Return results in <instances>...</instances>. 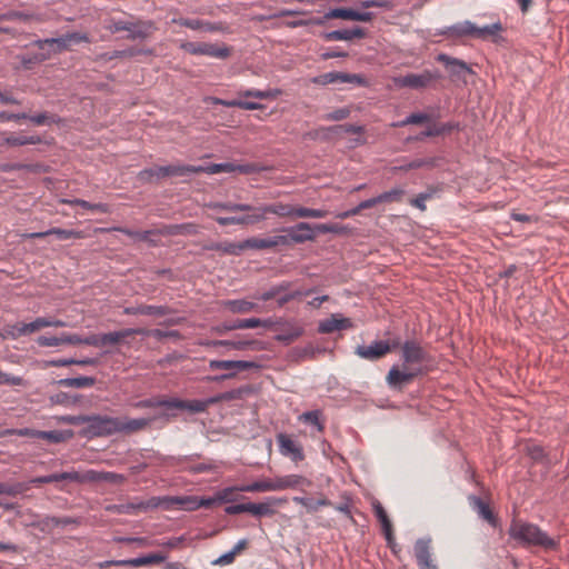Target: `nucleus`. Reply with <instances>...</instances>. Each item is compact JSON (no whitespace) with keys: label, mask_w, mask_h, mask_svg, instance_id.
Instances as JSON below:
<instances>
[{"label":"nucleus","mask_w":569,"mask_h":569,"mask_svg":"<svg viewBox=\"0 0 569 569\" xmlns=\"http://www.w3.org/2000/svg\"><path fill=\"white\" fill-rule=\"evenodd\" d=\"M3 143L10 147H21L26 144L42 143V138L38 134L33 136H9L3 139Z\"/></svg>","instance_id":"603ef678"},{"label":"nucleus","mask_w":569,"mask_h":569,"mask_svg":"<svg viewBox=\"0 0 569 569\" xmlns=\"http://www.w3.org/2000/svg\"><path fill=\"white\" fill-rule=\"evenodd\" d=\"M286 325L288 326V330L276 335L274 340L288 346L303 335V328L290 322H286Z\"/></svg>","instance_id":"49530a36"},{"label":"nucleus","mask_w":569,"mask_h":569,"mask_svg":"<svg viewBox=\"0 0 569 569\" xmlns=\"http://www.w3.org/2000/svg\"><path fill=\"white\" fill-rule=\"evenodd\" d=\"M48 236H56L58 240L64 241L70 239H80L82 237V232L73 229L50 228L46 231L31 232L28 234V237L32 239H40Z\"/></svg>","instance_id":"a878e982"},{"label":"nucleus","mask_w":569,"mask_h":569,"mask_svg":"<svg viewBox=\"0 0 569 569\" xmlns=\"http://www.w3.org/2000/svg\"><path fill=\"white\" fill-rule=\"evenodd\" d=\"M259 218L257 214H244V216H232V217H218L216 221L218 224L224 227L230 224H246L251 226L259 223Z\"/></svg>","instance_id":"a19ab883"},{"label":"nucleus","mask_w":569,"mask_h":569,"mask_svg":"<svg viewBox=\"0 0 569 569\" xmlns=\"http://www.w3.org/2000/svg\"><path fill=\"white\" fill-rule=\"evenodd\" d=\"M123 315L127 316H149V317H164L176 313V310L169 306H154V305H138L128 306L122 310Z\"/></svg>","instance_id":"dca6fc26"},{"label":"nucleus","mask_w":569,"mask_h":569,"mask_svg":"<svg viewBox=\"0 0 569 569\" xmlns=\"http://www.w3.org/2000/svg\"><path fill=\"white\" fill-rule=\"evenodd\" d=\"M398 345V341H395L392 345H390L387 340H375L369 346H358L355 350V353L362 359L376 361L390 352L391 349L397 348Z\"/></svg>","instance_id":"f8f14e48"},{"label":"nucleus","mask_w":569,"mask_h":569,"mask_svg":"<svg viewBox=\"0 0 569 569\" xmlns=\"http://www.w3.org/2000/svg\"><path fill=\"white\" fill-rule=\"evenodd\" d=\"M328 211L325 209H312L307 207H296L295 217L297 218H325Z\"/></svg>","instance_id":"69168bd1"},{"label":"nucleus","mask_w":569,"mask_h":569,"mask_svg":"<svg viewBox=\"0 0 569 569\" xmlns=\"http://www.w3.org/2000/svg\"><path fill=\"white\" fill-rule=\"evenodd\" d=\"M372 508H373L377 519L381 523L386 541L389 545H391V542H393L392 525H391V521H390L385 508L378 500L372 501Z\"/></svg>","instance_id":"473e14b6"},{"label":"nucleus","mask_w":569,"mask_h":569,"mask_svg":"<svg viewBox=\"0 0 569 569\" xmlns=\"http://www.w3.org/2000/svg\"><path fill=\"white\" fill-rule=\"evenodd\" d=\"M272 485L273 491H279L284 489H296L309 485V481L300 475H286L272 479Z\"/></svg>","instance_id":"c85d7f7f"},{"label":"nucleus","mask_w":569,"mask_h":569,"mask_svg":"<svg viewBox=\"0 0 569 569\" xmlns=\"http://www.w3.org/2000/svg\"><path fill=\"white\" fill-rule=\"evenodd\" d=\"M107 510L118 515H137L138 512H148L147 500H139L136 498L129 502L108 506Z\"/></svg>","instance_id":"bb28decb"},{"label":"nucleus","mask_w":569,"mask_h":569,"mask_svg":"<svg viewBox=\"0 0 569 569\" xmlns=\"http://www.w3.org/2000/svg\"><path fill=\"white\" fill-rule=\"evenodd\" d=\"M210 370H222V373L208 376L206 381L221 382L234 378L240 371L249 369H261V365L250 360H210L208 363Z\"/></svg>","instance_id":"7ed1b4c3"},{"label":"nucleus","mask_w":569,"mask_h":569,"mask_svg":"<svg viewBox=\"0 0 569 569\" xmlns=\"http://www.w3.org/2000/svg\"><path fill=\"white\" fill-rule=\"evenodd\" d=\"M166 556L162 553H149L137 558L124 559V566L140 567L151 563H159L166 560Z\"/></svg>","instance_id":"09e8293b"},{"label":"nucleus","mask_w":569,"mask_h":569,"mask_svg":"<svg viewBox=\"0 0 569 569\" xmlns=\"http://www.w3.org/2000/svg\"><path fill=\"white\" fill-rule=\"evenodd\" d=\"M216 103L222 104L228 108H240L242 110H258L262 108V104L254 101H248L243 99L222 100L216 99Z\"/></svg>","instance_id":"5fc2aeb1"},{"label":"nucleus","mask_w":569,"mask_h":569,"mask_svg":"<svg viewBox=\"0 0 569 569\" xmlns=\"http://www.w3.org/2000/svg\"><path fill=\"white\" fill-rule=\"evenodd\" d=\"M201 345L206 347L223 346L233 350L262 349L261 342L257 340H208Z\"/></svg>","instance_id":"5701e85b"},{"label":"nucleus","mask_w":569,"mask_h":569,"mask_svg":"<svg viewBox=\"0 0 569 569\" xmlns=\"http://www.w3.org/2000/svg\"><path fill=\"white\" fill-rule=\"evenodd\" d=\"M180 48L190 54L209 56L218 59H227L231 52L227 46L218 47L207 42L188 41L181 43Z\"/></svg>","instance_id":"9d476101"},{"label":"nucleus","mask_w":569,"mask_h":569,"mask_svg":"<svg viewBox=\"0 0 569 569\" xmlns=\"http://www.w3.org/2000/svg\"><path fill=\"white\" fill-rule=\"evenodd\" d=\"M315 229L318 233H335V234H347L350 232V228L339 223H318L315 224Z\"/></svg>","instance_id":"e2e57ef3"},{"label":"nucleus","mask_w":569,"mask_h":569,"mask_svg":"<svg viewBox=\"0 0 569 569\" xmlns=\"http://www.w3.org/2000/svg\"><path fill=\"white\" fill-rule=\"evenodd\" d=\"M311 82L318 86H327L331 83H351L358 87H366L368 81L365 77L357 73H347L340 71H331L311 78Z\"/></svg>","instance_id":"1a4fd4ad"},{"label":"nucleus","mask_w":569,"mask_h":569,"mask_svg":"<svg viewBox=\"0 0 569 569\" xmlns=\"http://www.w3.org/2000/svg\"><path fill=\"white\" fill-rule=\"evenodd\" d=\"M436 60L446 67L452 80H460L466 82L467 76L473 74V70L466 61L453 58L447 53H439Z\"/></svg>","instance_id":"9b49d317"},{"label":"nucleus","mask_w":569,"mask_h":569,"mask_svg":"<svg viewBox=\"0 0 569 569\" xmlns=\"http://www.w3.org/2000/svg\"><path fill=\"white\" fill-rule=\"evenodd\" d=\"M356 9L352 8H333L327 11L322 17L323 24L330 19H343L355 21Z\"/></svg>","instance_id":"864d4df0"},{"label":"nucleus","mask_w":569,"mask_h":569,"mask_svg":"<svg viewBox=\"0 0 569 569\" xmlns=\"http://www.w3.org/2000/svg\"><path fill=\"white\" fill-rule=\"evenodd\" d=\"M296 207L291 204H286L281 202L261 204V208L258 209L259 222L267 219L268 214H276L278 217H295Z\"/></svg>","instance_id":"4be33fe9"},{"label":"nucleus","mask_w":569,"mask_h":569,"mask_svg":"<svg viewBox=\"0 0 569 569\" xmlns=\"http://www.w3.org/2000/svg\"><path fill=\"white\" fill-rule=\"evenodd\" d=\"M192 174L207 173L217 174L220 172H234V163L232 162H220V163H208V164H191Z\"/></svg>","instance_id":"f704fd0d"},{"label":"nucleus","mask_w":569,"mask_h":569,"mask_svg":"<svg viewBox=\"0 0 569 569\" xmlns=\"http://www.w3.org/2000/svg\"><path fill=\"white\" fill-rule=\"evenodd\" d=\"M28 120L36 126H51L63 123V119L61 117L54 113H49L47 111L37 114H29Z\"/></svg>","instance_id":"3c124183"},{"label":"nucleus","mask_w":569,"mask_h":569,"mask_svg":"<svg viewBox=\"0 0 569 569\" xmlns=\"http://www.w3.org/2000/svg\"><path fill=\"white\" fill-rule=\"evenodd\" d=\"M472 31L473 22L465 20L452 26L443 27L442 29H439L436 34L452 38H462L467 36L472 37Z\"/></svg>","instance_id":"c756f323"},{"label":"nucleus","mask_w":569,"mask_h":569,"mask_svg":"<svg viewBox=\"0 0 569 569\" xmlns=\"http://www.w3.org/2000/svg\"><path fill=\"white\" fill-rule=\"evenodd\" d=\"M30 490V483L28 481H19L13 483L0 482V495L16 497L24 495Z\"/></svg>","instance_id":"a18cd8bd"},{"label":"nucleus","mask_w":569,"mask_h":569,"mask_svg":"<svg viewBox=\"0 0 569 569\" xmlns=\"http://www.w3.org/2000/svg\"><path fill=\"white\" fill-rule=\"evenodd\" d=\"M114 230L120 231L121 233L138 239L140 241H148L151 246H157V242L149 238L150 234H156L158 229H150L144 231H136L128 228H114Z\"/></svg>","instance_id":"bf43d9fd"},{"label":"nucleus","mask_w":569,"mask_h":569,"mask_svg":"<svg viewBox=\"0 0 569 569\" xmlns=\"http://www.w3.org/2000/svg\"><path fill=\"white\" fill-rule=\"evenodd\" d=\"M441 78L438 70H423L421 73H407L393 78L397 88H410L421 90L427 88L431 82Z\"/></svg>","instance_id":"6e6552de"},{"label":"nucleus","mask_w":569,"mask_h":569,"mask_svg":"<svg viewBox=\"0 0 569 569\" xmlns=\"http://www.w3.org/2000/svg\"><path fill=\"white\" fill-rule=\"evenodd\" d=\"M281 94V90L278 88L267 89V90H258V89H248L246 91L240 92L241 97L246 98H258V99H276Z\"/></svg>","instance_id":"052dcab7"},{"label":"nucleus","mask_w":569,"mask_h":569,"mask_svg":"<svg viewBox=\"0 0 569 569\" xmlns=\"http://www.w3.org/2000/svg\"><path fill=\"white\" fill-rule=\"evenodd\" d=\"M138 335L143 337H152L157 340H162L163 338H172L174 340L181 339V333L178 330H161V329H144L138 328Z\"/></svg>","instance_id":"8fccbe9b"},{"label":"nucleus","mask_w":569,"mask_h":569,"mask_svg":"<svg viewBox=\"0 0 569 569\" xmlns=\"http://www.w3.org/2000/svg\"><path fill=\"white\" fill-rule=\"evenodd\" d=\"M191 164H167L146 168L138 173V180L142 183H152L168 177L191 176Z\"/></svg>","instance_id":"423d86ee"},{"label":"nucleus","mask_w":569,"mask_h":569,"mask_svg":"<svg viewBox=\"0 0 569 569\" xmlns=\"http://www.w3.org/2000/svg\"><path fill=\"white\" fill-rule=\"evenodd\" d=\"M241 486L224 487L216 492L219 503H230L237 500L236 492L240 491Z\"/></svg>","instance_id":"0e129e2a"},{"label":"nucleus","mask_w":569,"mask_h":569,"mask_svg":"<svg viewBox=\"0 0 569 569\" xmlns=\"http://www.w3.org/2000/svg\"><path fill=\"white\" fill-rule=\"evenodd\" d=\"M279 450L283 456H288L292 461L298 462L305 459L302 448L293 441L288 435L279 433L277 436Z\"/></svg>","instance_id":"6ab92c4d"},{"label":"nucleus","mask_w":569,"mask_h":569,"mask_svg":"<svg viewBox=\"0 0 569 569\" xmlns=\"http://www.w3.org/2000/svg\"><path fill=\"white\" fill-rule=\"evenodd\" d=\"M241 492H267L273 491L272 479H264L253 481L248 485H242L240 488Z\"/></svg>","instance_id":"680f3d73"},{"label":"nucleus","mask_w":569,"mask_h":569,"mask_svg":"<svg viewBox=\"0 0 569 569\" xmlns=\"http://www.w3.org/2000/svg\"><path fill=\"white\" fill-rule=\"evenodd\" d=\"M315 291L313 288L299 289L293 288L291 281H281L272 284L268 290L263 291L258 299L262 301H269L277 297L278 307H283L288 302L311 295Z\"/></svg>","instance_id":"20e7f679"},{"label":"nucleus","mask_w":569,"mask_h":569,"mask_svg":"<svg viewBox=\"0 0 569 569\" xmlns=\"http://www.w3.org/2000/svg\"><path fill=\"white\" fill-rule=\"evenodd\" d=\"M57 383L61 387H69V388H90L94 386L96 378L94 377H74V378H63L57 381Z\"/></svg>","instance_id":"de8ad7c7"},{"label":"nucleus","mask_w":569,"mask_h":569,"mask_svg":"<svg viewBox=\"0 0 569 569\" xmlns=\"http://www.w3.org/2000/svg\"><path fill=\"white\" fill-rule=\"evenodd\" d=\"M327 131L341 136L346 133H352V134H362L365 132V127L359 124H352V123H343V124H335L327 128Z\"/></svg>","instance_id":"13d9d810"},{"label":"nucleus","mask_w":569,"mask_h":569,"mask_svg":"<svg viewBox=\"0 0 569 569\" xmlns=\"http://www.w3.org/2000/svg\"><path fill=\"white\" fill-rule=\"evenodd\" d=\"M420 373V369L400 371L398 366L393 365L386 377V382L390 389L401 391L407 383L412 381Z\"/></svg>","instance_id":"2eb2a0df"},{"label":"nucleus","mask_w":569,"mask_h":569,"mask_svg":"<svg viewBox=\"0 0 569 569\" xmlns=\"http://www.w3.org/2000/svg\"><path fill=\"white\" fill-rule=\"evenodd\" d=\"M243 250L253 249V250H264V249H276L277 247H282L281 234H273L266 238L251 237L242 240Z\"/></svg>","instance_id":"aec40b11"},{"label":"nucleus","mask_w":569,"mask_h":569,"mask_svg":"<svg viewBox=\"0 0 569 569\" xmlns=\"http://www.w3.org/2000/svg\"><path fill=\"white\" fill-rule=\"evenodd\" d=\"M119 433L118 417L107 415H89L88 426L79 435L87 439L110 437Z\"/></svg>","instance_id":"39448f33"},{"label":"nucleus","mask_w":569,"mask_h":569,"mask_svg":"<svg viewBox=\"0 0 569 569\" xmlns=\"http://www.w3.org/2000/svg\"><path fill=\"white\" fill-rule=\"evenodd\" d=\"M198 233V226L193 222H183L177 224H163L157 230V234L161 236H179V234H196Z\"/></svg>","instance_id":"7c9ffc66"},{"label":"nucleus","mask_w":569,"mask_h":569,"mask_svg":"<svg viewBox=\"0 0 569 569\" xmlns=\"http://www.w3.org/2000/svg\"><path fill=\"white\" fill-rule=\"evenodd\" d=\"M73 437L72 430H48L42 431L39 430L37 433V439H44L51 443H61Z\"/></svg>","instance_id":"79ce46f5"},{"label":"nucleus","mask_w":569,"mask_h":569,"mask_svg":"<svg viewBox=\"0 0 569 569\" xmlns=\"http://www.w3.org/2000/svg\"><path fill=\"white\" fill-rule=\"evenodd\" d=\"M60 481L81 482V475L77 471H63L46 476L33 477L29 479L30 489L32 488V486H40L43 483H52Z\"/></svg>","instance_id":"a211bd4d"},{"label":"nucleus","mask_w":569,"mask_h":569,"mask_svg":"<svg viewBox=\"0 0 569 569\" xmlns=\"http://www.w3.org/2000/svg\"><path fill=\"white\" fill-rule=\"evenodd\" d=\"M259 318H248V319H236L224 321L222 327L227 331L237 330V329H251L258 328Z\"/></svg>","instance_id":"6e6d98bb"},{"label":"nucleus","mask_w":569,"mask_h":569,"mask_svg":"<svg viewBox=\"0 0 569 569\" xmlns=\"http://www.w3.org/2000/svg\"><path fill=\"white\" fill-rule=\"evenodd\" d=\"M443 161V158L440 156L435 157H427V158H416L408 163L400 167L401 170L408 171V170H415L420 168H437L441 164Z\"/></svg>","instance_id":"e433bc0d"},{"label":"nucleus","mask_w":569,"mask_h":569,"mask_svg":"<svg viewBox=\"0 0 569 569\" xmlns=\"http://www.w3.org/2000/svg\"><path fill=\"white\" fill-rule=\"evenodd\" d=\"M284 502H287L286 498L266 497L262 502H248L249 509H247V512L258 518L270 517L276 513L273 507Z\"/></svg>","instance_id":"f3484780"},{"label":"nucleus","mask_w":569,"mask_h":569,"mask_svg":"<svg viewBox=\"0 0 569 569\" xmlns=\"http://www.w3.org/2000/svg\"><path fill=\"white\" fill-rule=\"evenodd\" d=\"M501 30H502V24L499 21L495 22L492 24L483 26V27H477L473 23L472 37L477 38V39H482V40L491 38L493 42H498V39L500 38L499 32Z\"/></svg>","instance_id":"c9c22d12"},{"label":"nucleus","mask_w":569,"mask_h":569,"mask_svg":"<svg viewBox=\"0 0 569 569\" xmlns=\"http://www.w3.org/2000/svg\"><path fill=\"white\" fill-rule=\"evenodd\" d=\"M129 27L130 30H127V38L129 40H144L156 30V24L152 20L129 21Z\"/></svg>","instance_id":"b1692460"},{"label":"nucleus","mask_w":569,"mask_h":569,"mask_svg":"<svg viewBox=\"0 0 569 569\" xmlns=\"http://www.w3.org/2000/svg\"><path fill=\"white\" fill-rule=\"evenodd\" d=\"M134 335H138V328H126L119 331L100 333L101 346L116 345L120 340Z\"/></svg>","instance_id":"58836bf2"},{"label":"nucleus","mask_w":569,"mask_h":569,"mask_svg":"<svg viewBox=\"0 0 569 569\" xmlns=\"http://www.w3.org/2000/svg\"><path fill=\"white\" fill-rule=\"evenodd\" d=\"M352 321L339 313H333L319 322L318 331L320 333H331L336 330H347L352 328Z\"/></svg>","instance_id":"412c9836"},{"label":"nucleus","mask_w":569,"mask_h":569,"mask_svg":"<svg viewBox=\"0 0 569 569\" xmlns=\"http://www.w3.org/2000/svg\"><path fill=\"white\" fill-rule=\"evenodd\" d=\"M154 418H127L118 417L119 433H132L148 427Z\"/></svg>","instance_id":"cd10ccee"},{"label":"nucleus","mask_w":569,"mask_h":569,"mask_svg":"<svg viewBox=\"0 0 569 569\" xmlns=\"http://www.w3.org/2000/svg\"><path fill=\"white\" fill-rule=\"evenodd\" d=\"M30 47L50 50L52 53H60L68 49L69 42L66 34L57 38L37 39L30 43Z\"/></svg>","instance_id":"393cba45"},{"label":"nucleus","mask_w":569,"mask_h":569,"mask_svg":"<svg viewBox=\"0 0 569 569\" xmlns=\"http://www.w3.org/2000/svg\"><path fill=\"white\" fill-rule=\"evenodd\" d=\"M413 553L419 569H439L432 560L430 537L417 539L413 546Z\"/></svg>","instance_id":"4468645a"},{"label":"nucleus","mask_w":569,"mask_h":569,"mask_svg":"<svg viewBox=\"0 0 569 569\" xmlns=\"http://www.w3.org/2000/svg\"><path fill=\"white\" fill-rule=\"evenodd\" d=\"M41 523L44 527H61V528H66L68 526H79L81 523V519L80 518H76V517H69V516H66V517L46 516L41 520Z\"/></svg>","instance_id":"c03bdc74"},{"label":"nucleus","mask_w":569,"mask_h":569,"mask_svg":"<svg viewBox=\"0 0 569 569\" xmlns=\"http://www.w3.org/2000/svg\"><path fill=\"white\" fill-rule=\"evenodd\" d=\"M51 58V51L44 49H39L37 51H30L27 53H22L18 56L22 67L24 69H30L34 64H39L43 61H47Z\"/></svg>","instance_id":"72a5a7b5"},{"label":"nucleus","mask_w":569,"mask_h":569,"mask_svg":"<svg viewBox=\"0 0 569 569\" xmlns=\"http://www.w3.org/2000/svg\"><path fill=\"white\" fill-rule=\"evenodd\" d=\"M428 352L415 339L406 340L401 346V359L405 366L420 365L428 360Z\"/></svg>","instance_id":"ddd939ff"},{"label":"nucleus","mask_w":569,"mask_h":569,"mask_svg":"<svg viewBox=\"0 0 569 569\" xmlns=\"http://www.w3.org/2000/svg\"><path fill=\"white\" fill-rule=\"evenodd\" d=\"M123 479V476L109 471H96L88 470L84 475H81V482L83 481H107L117 483Z\"/></svg>","instance_id":"4c0bfd02"},{"label":"nucleus","mask_w":569,"mask_h":569,"mask_svg":"<svg viewBox=\"0 0 569 569\" xmlns=\"http://www.w3.org/2000/svg\"><path fill=\"white\" fill-rule=\"evenodd\" d=\"M405 194V190L400 187H395L389 191L378 194L379 203L399 201Z\"/></svg>","instance_id":"774afa93"},{"label":"nucleus","mask_w":569,"mask_h":569,"mask_svg":"<svg viewBox=\"0 0 569 569\" xmlns=\"http://www.w3.org/2000/svg\"><path fill=\"white\" fill-rule=\"evenodd\" d=\"M221 399L220 396H212L206 399L183 400L177 397H152L142 399L137 402L138 408H164L166 410L154 416L156 419L170 421L177 417L173 410H187L191 413L204 412L210 405L217 403Z\"/></svg>","instance_id":"f257e3e1"},{"label":"nucleus","mask_w":569,"mask_h":569,"mask_svg":"<svg viewBox=\"0 0 569 569\" xmlns=\"http://www.w3.org/2000/svg\"><path fill=\"white\" fill-rule=\"evenodd\" d=\"M224 308H227L232 313H248L258 308V305L246 299H233L227 300L223 302Z\"/></svg>","instance_id":"37998d69"},{"label":"nucleus","mask_w":569,"mask_h":569,"mask_svg":"<svg viewBox=\"0 0 569 569\" xmlns=\"http://www.w3.org/2000/svg\"><path fill=\"white\" fill-rule=\"evenodd\" d=\"M469 505L478 513L480 518L488 521L491 526L496 527L497 518L495 517L489 505L483 501L480 497L471 495L469 496Z\"/></svg>","instance_id":"2f4dec72"},{"label":"nucleus","mask_w":569,"mask_h":569,"mask_svg":"<svg viewBox=\"0 0 569 569\" xmlns=\"http://www.w3.org/2000/svg\"><path fill=\"white\" fill-rule=\"evenodd\" d=\"M177 496H158L147 499L148 511L161 508L163 510H171L177 506Z\"/></svg>","instance_id":"ea45409f"},{"label":"nucleus","mask_w":569,"mask_h":569,"mask_svg":"<svg viewBox=\"0 0 569 569\" xmlns=\"http://www.w3.org/2000/svg\"><path fill=\"white\" fill-rule=\"evenodd\" d=\"M433 137H440V136H447L450 134L452 131H460L461 126L457 121H447V122H440V123H431L429 124Z\"/></svg>","instance_id":"4d7b16f0"},{"label":"nucleus","mask_w":569,"mask_h":569,"mask_svg":"<svg viewBox=\"0 0 569 569\" xmlns=\"http://www.w3.org/2000/svg\"><path fill=\"white\" fill-rule=\"evenodd\" d=\"M281 232L282 247H290L292 244H301L316 239L315 226L309 222H298L295 226L282 227L278 229Z\"/></svg>","instance_id":"0eeeda50"},{"label":"nucleus","mask_w":569,"mask_h":569,"mask_svg":"<svg viewBox=\"0 0 569 569\" xmlns=\"http://www.w3.org/2000/svg\"><path fill=\"white\" fill-rule=\"evenodd\" d=\"M509 537L521 546L542 547L556 549L557 541L542 531L539 526L527 521L513 519L508 529Z\"/></svg>","instance_id":"f03ea898"},{"label":"nucleus","mask_w":569,"mask_h":569,"mask_svg":"<svg viewBox=\"0 0 569 569\" xmlns=\"http://www.w3.org/2000/svg\"><path fill=\"white\" fill-rule=\"evenodd\" d=\"M216 251H220L224 254L240 256L243 251L242 241L240 242H219Z\"/></svg>","instance_id":"338daca9"}]
</instances>
